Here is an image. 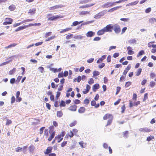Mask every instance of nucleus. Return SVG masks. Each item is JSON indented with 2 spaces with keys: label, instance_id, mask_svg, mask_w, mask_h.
Wrapping results in <instances>:
<instances>
[{
  "label": "nucleus",
  "instance_id": "6e6d98bb",
  "mask_svg": "<svg viewBox=\"0 0 156 156\" xmlns=\"http://www.w3.org/2000/svg\"><path fill=\"white\" fill-rule=\"evenodd\" d=\"M105 66V64L104 63H102L101 64L98 65V67L100 69H102Z\"/></svg>",
  "mask_w": 156,
  "mask_h": 156
},
{
  "label": "nucleus",
  "instance_id": "f704fd0d",
  "mask_svg": "<svg viewBox=\"0 0 156 156\" xmlns=\"http://www.w3.org/2000/svg\"><path fill=\"white\" fill-rule=\"evenodd\" d=\"M62 112L60 111H58L57 112V115L58 117H61L62 115Z\"/></svg>",
  "mask_w": 156,
  "mask_h": 156
},
{
  "label": "nucleus",
  "instance_id": "ea45409f",
  "mask_svg": "<svg viewBox=\"0 0 156 156\" xmlns=\"http://www.w3.org/2000/svg\"><path fill=\"white\" fill-rule=\"evenodd\" d=\"M34 147L33 145H30L29 147V150L30 152H32L34 150Z\"/></svg>",
  "mask_w": 156,
  "mask_h": 156
},
{
  "label": "nucleus",
  "instance_id": "393cba45",
  "mask_svg": "<svg viewBox=\"0 0 156 156\" xmlns=\"http://www.w3.org/2000/svg\"><path fill=\"white\" fill-rule=\"evenodd\" d=\"M74 38L76 39L82 40L83 38V37L81 35H77L74 36Z\"/></svg>",
  "mask_w": 156,
  "mask_h": 156
},
{
  "label": "nucleus",
  "instance_id": "9d476101",
  "mask_svg": "<svg viewBox=\"0 0 156 156\" xmlns=\"http://www.w3.org/2000/svg\"><path fill=\"white\" fill-rule=\"evenodd\" d=\"M106 55H102L101 58H99V59L97 61V63L98 64L100 63L106 58Z\"/></svg>",
  "mask_w": 156,
  "mask_h": 156
},
{
  "label": "nucleus",
  "instance_id": "7c9ffc66",
  "mask_svg": "<svg viewBox=\"0 0 156 156\" xmlns=\"http://www.w3.org/2000/svg\"><path fill=\"white\" fill-rule=\"evenodd\" d=\"M17 45V44L15 43H13L12 44H10L6 47L5 48H10L12 47H15Z\"/></svg>",
  "mask_w": 156,
  "mask_h": 156
},
{
  "label": "nucleus",
  "instance_id": "680f3d73",
  "mask_svg": "<svg viewBox=\"0 0 156 156\" xmlns=\"http://www.w3.org/2000/svg\"><path fill=\"white\" fill-rule=\"evenodd\" d=\"M54 6L55 9H57L58 8H61L63 7V6L61 5H57Z\"/></svg>",
  "mask_w": 156,
  "mask_h": 156
},
{
  "label": "nucleus",
  "instance_id": "79ce46f5",
  "mask_svg": "<svg viewBox=\"0 0 156 156\" xmlns=\"http://www.w3.org/2000/svg\"><path fill=\"white\" fill-rule=\"evenodd\" d=\"M54 128V127L53 126H50L49 127V133L50 134H51V133L53 132L52 131H53Z\"/></svg>",
  "mask_w": 156,
  "mask_h": 156
},
{
  "label": "nucleus",
  "instance_id": "9b49d317",
  "mask_svg": "<svg viewBox=\"0 0 156 156\" xmlns=\"http://www.w3.org/2000/svg\"><path fill=\"white\" fill-rule=\"evenodd\" d=\"M105 33H106L104 29L103 28L102 29L99 30L97 32V34L98 36H100L103 34Z\"/></svg>",
  "mask_w": 156,
  "mask_h": 156
},
{
  "label": "nucleus",
  "instance_id": "58836bf2",
  "mask_svg": "<svg viewBox=\"0 0 156 156\" xmlns=\"http://www.w3.org/2000/svg\"><path fill=\"white\" fill-rule=\"evenodd\" d=\"M144 51L143 50H141L138 53V54L137 55V57H139L140 56H141L143 54H144Z\"/></svg>",
  "mask_w": 156,
  "mask_h": 156
},
{
  "label": "nucleus",
  "instance_id": "37998d69",
  "mask_svg": "<svg viewBox=\"0 0 156 156\" xmlns=\"http://www.w3.org/2000/svg\"><path fill=\"white\" fill-rule=\"evenodd\" d=\"M121 89V87H116V92L115 93V94L117 95L119 93Z\"/></svg>",
  "mask_w": 156,
  "mask_h": 156
},
{
  "label": "nucleus",
  "instance_id": "0eeeda50",
  "mask_svg": "<svg viewBox=\"0 0 156 156\" xmlns=\"http://www.w3.org/2000/svg\"><path fill=\"white\" fill-rule=\"evenodd\" d=\"M95 34V33L92 31H89L86 34V36L88 37H91Z\"/></svg>",
  "mask_w": 156,
  "mask_h": 156
},
{
  "label": "nucleus",
  "instance_id": "f3484780",
  "mask_svg": "<svg viewBox=\"0 0 156 156\" xmlns=\"http://www.w3.org/2000/svg\"><path fill=\"white\" fill-rule=\"evenodd\" d=\"M55 132L53 131L52 132V133H51V135L50 136H49V137L48 139V140L49 141H51L52 140V139L54 137L55 135Z\"/></svg>",
  "mask_w": 156,
  "mask_h": 156
},
{
  "label": "nucleus",
  "instance_id": "5fc2aeb1",
  "mask_svg": "<svg viewBox=\"0 0 156 156\" xmlns=\"http://www.w3.org/2000/svg\"><path fill=\"white\" fill-rule=\"evenodd\" d=\"M16 81V80L14 78H12L10 79V83L11 84H13Z\"/></svg>",
  "mask_w": 156,
  "mask_h": 156
},
{
  "label": "nucleus",
  "instance_id": "c9c22d12",
  "mask_svg": "<svg viewBox=\"0 0 156 156\" xmlns=\"http://www.w3.org/2000/svg\"><path fill=\"white\" fill-rule=\"evenodd\" d=\"M59 106L60 107L65 106L66 104L65 101L63 100H62L61 101Z\"/></svg>",
  "mask_w": 156,
  "mask_h": 156
},
{
  "label": "nucleus",
  "instance_id": "a19ab883",
  "mask_svg": "<svg viewBox=\"0 0 156 156\" xmlns=\"http://www.w3.org/2000/svg\"><path fill=\"white\" fill-rule=\"evenodd\" d=\"M50 70L52 71L54 73H55L57 72V69L54 68H50Z\"/></svg>",
  "mask_w": 156,
  "mask_h": 156
},
{
  "label": "nucleus",
  "instance_id": "f8f14e48",
  "mask_svg": "<svg viewBox=\"0 0 156 156\" xmlns=\"http://www.w3.org/2000/svg\"><path fill=\"white\" fill-rule=\"evenodd\" d=\"M122 7L121 6H116L113 8H111V9H109L108 10V12H112L113 11L117 10L118 9L121 8Z\"/></svg>",
  "mask_w": 156,
  "mask_h": 156
},
{
  "label": "nucleus",
  "instance_id": "0e129e2a",
  "mask_svg": "<svg viewBox=\"0 0 156 156\" xmlns=\"http://www.w3.org/2000/svg\"><path fill=\"white\" fill-rule=\"evenodd\" d=\"M134 53V52L131 50H129L128 51V55H133Z\"/></svg>",
  "mask_w": 156,
  "mask_h": 156
},
{
  "label": "nucleus",
  "instance_id": "4d7b16f0",
  "mask_svg": "<svg viewBox=\"0 0 156 156\" xmlns=\"http://www.w3.org/2000/svg\"><path fill=\"white\" fill-rule=\"evenodd\" d=\"M155 83L154 82H151L150 83V85L151 87H153L155 85Z\"/></svg>",
  "mask_w": 156,
  "mask_h": 156
},
{
  "label": "nucleus",
  "instance_id": "8fccbe9b",
  "mask_svg": "<svg viewBox=\"0 0 156 156\" xmlns=\"http://www.w3.org/2000/svg\"><path fill=\"white\" fill-rule=\"evenodd\" d=\"M15 150L17 152H20L22 151V148L18 147L17 148H16Z\"/></svg>",
  "mask_w": 156,
  "mask_h": 156
},
{
  "label": "nucleus",
  "instance_id": "412c9836",
  "mask_svg": "<svg viewBox=\"0 0 156 156\" xmlns=\"http://www.w3.org/2000/svg\"><path fill=\"white\" fill-rule=\"evenodd\" d=\"M94 21V20L88 21L87 22H84L81 24V26L87 25L91 23H93Z\"/></svg>",
  "mask_w": 156,
  "mask_h": 156
},
{
  "label": "nucleus",
  "instance_id": "603ef678",
  "mask_svg": "<svg viewBox=\"0 0 156 156\" xmlns=\"http://www.w3.org/2000/svg\"><path fill=\"white\" fill-rule=\"evenodd\" d=\"M73 36V34H70L66 36V38L67 39H69L72 37Z\"/></svg>",
  "mask_w": 156,
  "mask_h": 156
},
{
  "label": "nucleus",
  "instance_id": "a878e982",
  "mask_svg": "<svg viewBox=\"0 0 156 156\" xmlns=\"http://www.w3.org/2000/svg\"><path fill=\"white\" fill-rule=\"evenodd\" d=\"M9 9L10 11H14L16 9V6L14 5H12L9 6Z\"/></svg>",
  "mask_w": 156,
  "mask_h": 156
},
{
  "label": "nucleus",
  "instance_id": "09e8293b",
  "mask_svg": "<svg viewBox=\"0 0 156 156\" xmlns=\"http://www.w3.org/2000/svg\"><path fill=\"white\" fill-rule=\"evenodd\" d=\"M88 83L90 85L93 84L94 83V80L92 78L90 79L88 81Z\"/></svg>",
  "mask_w": 156,
  "mask_h": 156
},
{
  "label": "nucleus",
  "instance_id": "20e7f679",
  "mask_svg": "<svg viewBox=\"0 0 156 156\" xmlns=\"http://www.w3.org/2000/svg\"><path fill=\"white\" fill-rule=\"evenodd\" d=\"M106 32H112L113 30V25L112 24H108L103 28Z\"/></svg>",
  "mask_w": 156,
  "mask_h": 156
},
{
  "label": "nucleus",
  "instance_id": "39448f33",
  "mask_svg": "<svg viewBox=\"0 0 156 156\" xmlns=\"http://www.w3.org/2000/svg\"><path fill=\"white\" fill-rule=\"evenodd\" d=\"M62 17L61 16L57 15L55 16H53L52 17L48 18V20H55L59 18H62Z\"/></svg>",
  "mask_w": 156,
  "mask_h": 156
},
{
  "label": "nucleus",
  "instance_id": "3c124183",
  "mask_svg": "<svg viewBox=\"0 0 156 156\" xmlns=\"http://www.w3.org/2000/svg\"><path fill=\"white\" fill-rule=\"evenodd\" d=\"M38 69L39 70L40 72L41 73H43L44 70V67L42 66H40L38 68Z\"/></svg>",
  "mask_w": 156,
  "mask_h": 156
},
{
  "label": "nucleus",
  "instance_id": "338daca9",
  "mask_svg": "<svg viewBox=\"0 0 156 156\" xmlns=\"http://www.w3.org/2000/svg\"><path fill=\"white\" fill-rule=\"evenodd\" d=\"M101 39V37H94L93 39L94 41H100Z\"/></svg>",
  "mask_w": 156,
  "mask_h": 156
},
{
  "label": "nucleus",
  "instance_id": "dca6fc26",
  "mask_svg": "<svg viewBox=\"0 0 156 156\" xmlns=\"http://www.w3.org/2000/svg\"><path fill=\"white\" fill-rule=\"evenodd\" d=\"M111 117H113V116L111 114H107L104 115L103 117V119L104 120H106L107 119H109Z\"/></svg>",
  "mask_w": 156,
  "mask_h": 156
},
{
  "label": "nucleus",
  "instance_id": "f257e3e1",
  "mask_svg": "<svg viewBox=\"0 0 156 156\" xmlns=\"http://www.w3.org/2000/svg\"><path fill=\"white\" fill-rule=\"evenodd\" d=\"M113 30L116 34L119 33L121 31L120 27L117 24H115L113 25Z\"/></svg>",
  "mask_w": 156,
  "mask_h": 156
},
{
  "label": "nucleus",
  "instance_id": "4be33fe9",
  "mask_svg": "<svg viewBox=\"0 0 156 156\" xmlns=\"http://www.w3.org/2000/svg\"><path fill=\"white\" fill-rule=\"evenodd\" d=\"M83 21H82L80 22H78L77 21H75L72 24V26H76L78 24H80L81 23H82L83 22Z\"/></svg>",
  "mask_w": 156,
  "mask_h": 156
},
{
  "label": "nucleus",
  "instance_id": "e433bc0d",
  "mask_svg": "<svg viewBox=\"0 0 156 156\" xmlns=\"http://www.w3.org/2000/svg\"><path fill=\"white\" fill-rule=\"evenodd\" d=\"M154 137L153 136L150 135L148 136L147 138V140L148 141H150L152 139H154Z\"/></svg>",
  "mask_w": 156,
  "mask_h": 156
},
{
  "label": "nucleus",
  "instance_id": "052dcab7",
  "mask_svg": "<svg viewBox=\"0 0 156 156\" xmlns=\"http://www.w3.org/2000/svg\"><path fill=\"white\" fill-rule=\"evenodd\" d=\"M139 2V1H134L133 2H132L130 3V4L131 5H136Z\"/></svg>",
  "mask_w": 156,
  "mask_h": 156
},
{
  "label": "nucleus",
  "instance_id": "72a5a7b5",
  "mask_svg": "<svg viewBox=\"0 0 156 156\" xmlns=\"http://www.w3.org/2000/svg\"><path fill=\"white\" fill-rule=\"evenodd\" d=\"M16 71V69L13 68L12 70L9 71V74L10 75H11L15 73Z\"/></svg>",
  "mask_w": 156,
  "mask_h": 156
},
{
  "label": "nucleus",
  "instance_id": "13d9d810",
  "mask_svg": "<svg viewBox=\"0 0 156 156\" xmlns=\"http://www.w3.org/2000/svg\"><path fill=\"white\" fill-rule=\"evenodd\" d=\"M76 124V121H74L72 123H71L70 125L69 126L70 127H73Z\"/></svg>",
  "mask_w": 156,
  "mask_h": 156
},
{
  "label": "nucleus",
  "instance_id": "423d86ee",
  "mask_svg": "<svg viewBox=\"0 0 156 156\" xmlns=\"http://www.w3.org/2000/svg\"><path fill=\"white\" fill-rule=\"evenodd\" d=\"M139 131L140 132H147L148 133L151 131V130L150 129L147 128V127H144L143 128H140L139 129Z\"/></svg>",
  "mask_w": 156,
  "mask_h": 156
},
{
  "label": "nucleus",
  "instance_id": "864d4df0",
  "mask_svg": "<svg viewBox=\"0 0 156 156\" xmlns=\"http://www.w3.org/2000/svg\"><path fill=\"white\" fill-rule=\"evenodd\" d=\"M74 102L75 104H80L81 101L80 100L76 99L74 101Z\"/></svg>",
  "mask_w": 156,
  "mask_h": 156
},
{
  "label": "nucleus",
  "instance_id": "69168bd1",
  "mask_svg": "<svg viewBox=\"0 0 156 156\" xmlns=\"http://www.w3.org/2000/svg\"><path fill=\"white\" fill-rule=\"evenodd\" d=\"M151 10V8L150 7L147 8L145 10V12L146 13H149Z\"/></svg>",
  "mask_w": 156,
  "mask_h": 156
},
{
  "label": "nucleus",
  "instance_id": "aec40b11",
  "mask_svg": "<svg viewBox=\"0 0 156 156\" xmlns=\"http://www.w3.org/2000/svg\"><path fill=\"white\" fill-rule=\"evenodd\" d=\"M136 42V41L135 39H130L128 40L126 43L130 44H135Z\"/></svg>",
  "mask_w": 156,
  "mask_h": 156
},
{
  "label": "nucleus",
  "instance_id": "c85d7f7f",
  "mask_svg": "<svg viewBox=\"0 0 156 156\" xmlns=\"http://www.w3.org/2000/svg\"><path fill=\"white\" fill-rule=\"evenodd\" d=\"M92 0H81L80 1V3L85 4L90 2Z\"/></svg>",
  "mask_w": 156,
  "mask_h": 156
},
{
  "label": "nucleus",
  "instance_id": "f03ea898",
  "mask_svg": "<svg viewBox=\"0 0 156 156\" xmlns=\"http://www.w3.org/2000/svg\"><path fill=\"white\" fill-rule=\"evenodd\" d=\"M106 10H103L99 13L96 14L94 16V18L96 19L100 18L101 16H103L106 13Z\"/></svg>",
  "mask_w": 156,
  "mask_h": 156
},
{
  "label": "nucleus",
  "instance_id": "cd10ccee",
  "mask_svg": "<svg viewBox=\"0 0 156 156\" xmlns=\"http://www.w3.org/2000/svg\"><path fill=\"white\" fill-rule=\"evenodd\" d=\"M113 117H111V118H110L109 119H108V122L107 123V125L105 126H107L109 125H111V124L112 123V120L113 119Z\"/></svg>",
  "mask_w": 156,
  "mask_h": 156
},
{
  "label": "nucleus",
  "instance_id": "de8ad7c7",
  "mask_svg": "<svg viewBox=\"0 0 156 156\" xmlns=\"http://www.w3.org/2000/svg\"><path fill=\"white\" fill-rule=\"evenodd\" d=\"M55 36H52L51 37H50L48 38L45 40V41H50L53 39H54L55 37Z\"/></svg>",
  "mask_w": 156,
  "mask_h": 156
},
{
  "label": "nucleus",
  "instance_id": "c756f323",
  "mask_svg": "<svg viewBox=\"0 0 156 156\" xmlns=\"http://www.w3.org/2000/svg\"><path fill=\"white\" fill-rule=\"evenodd\" d=\"M142 70L141 68L138 69L136 73V76H138L140 75L141 73Z\"/></svg>",
  "mask_w": 156,
  "mask_h": 156
},
{
  "label": "nucleus",
  "instance_id": "774afa93",
  "mask_svg": "<svg viewBox=\"0 0 156 156\" xmlns=\"http://www.w3.org/2000/svg\"><path fill=\"white\" fill-rule=\"evenodd\" d=\"M67 142L66 141H64L61 144V146L62 147H63L66 146V145L67 144Z\"/></svg>",
  "mask_w": 156,
  "mask_h": 156
},
{
  "label": "nucleus",
  "instance_id": "a211bd4d",
  "mask_svg": "<svg viewBox=\"0 0 156 156\" xmlns=\"http://www.w3.org/2000/svg\"><path fill=\"white\" fill-rule=\"evenodd\" d=\"M90 12L89 11H82L80 12L79 14L80 15L84 16L87 14H89Z\"/></svg>",
  "mask_w": 156,
  "mask_h": 156
},
{
  "label": "nucleus",
  "instance_id": "473e14b6",
  "mask_svg": "<svg viewBox=\"0 0 156 156\" xmlns=\"http://www.w3.org/2000/svg\"><path fill=\"white\" fill-rule=\"evenodd\" d=\"M12 61V59H10V60H9L7 61L4 62L2 63L0 65V66H2L3 65H6V64H8L9 62H11Z\"/></svg>",
  "mask_w": 156,
  "mask_h": 156
},
{
  "label": "nucleus",
  "instance_id": "bb28decb",
  "mask_svg": "<svg viewBox=\"0 0 156 156\" xmlns=\"http://www.w3.org/2000/svg\"><path fill=\"white\" fill-rule=\"evenodd\" d=\"M149 22L151 24H153L156 22V19L154 18H151L149 20Z\"/></svg>",
  "mask_w": 156,
  "mask_h": 156
},
{
  "label": "nucleus",
  "instance_id": "7ed1b4c3",
  "mask_svg": "<svg viewBox=\"0 0 156 156\" xmlns=\"http://www.w3.org/2000/svg\"><path fill=\"white\" fill-rule=\"evenodd\" d=\"M115 2H108L101 5V6L103 8H107L115 5Z\"/></svg>",
  "mask_w": 156,
  "mask_h": 156
},
{
  "label": "nucleus",
  "instance_id": "2f4dec72",
  "mask_svg": "<svg viewBox=\"0 0 156 156\" xmlns=\"http://www.w3.org/2000/svg\"><path fill=\"white\" fill-rule=\"evenodd\" d=\"M93 76H96L100 74V73L97 71H94L93 73Z\"/></svg>",
  "mask_w": 156,
  "mask_h": 156
},
{
  "label": "nucleus",
  "instance_id": "5701e85b",
  "mask_svg": "<svg viewBox=\"0 0 156 156\" xmlns=\"http://www.w3.org/2000/svg\"><path fill=\"white\" fill-rule=\"evenodd\" d=\"M36 10L35 8H33L30 9L28 11V13H30L31 15L34 14Z\"/></svg>",
  "mask_w": 156,
  "mask_h": 156
},
{
  "label": "nucleus",
  "instance_id": "6e6552de",
  "mask_svg": "<svg viewBox=\"0 0 156 156\" xmlns=\"http://www.w3.org/2000/svg\"><path fill=\"white\" fill-rule=\"evenodd\" d=\"M99 84L98 83H96L93 85L92 90L94 92H95L96 90L99 88Z\"/></svg>",
  "mask_w": 156,
  "mask_h": 156
},
{
  "label": "nucleus",
  "instance_id": "4468645a",
  "mask_svg": "<svg viewBox=\"0 0 156 156\" xmlns=\"http://www.w3.org/2000/svg\"><path fill=\"white\" fill-rule=\"evenodd\" d=\"M77 106L75 105H72L69 107V109L72 111H75L76 110Z\"/></svg>",
  "mask_w": 156,
  "mask_h": 156
},
{
  "label": "nucleus",
  "instance_id": "2eb2a0df",
  "mask_svg": "<svg viewBox=\"0 0 156 156\" xmlns=\"http://www.w3.org/2000/svg\"><path fill=\"white\" fill-rule=\"evenodd\" d=\"M95 3L94 4H87L85 5H83L82 6H81L79 8H87L90 7H91V6H92L94 5Z\"/></svg>",
  "mask_w": 156,
  "mask_h": 156
},
{
  "label": "nucleus",
  "instance_id": "49530a36",
  "mask_svg": "<svg viewBox=\"0 0 156 156\" xmlns=\"http://www.w3.org/2000/svg\"><path fill=\"white\" fill-rule=\"evenodd\" d=\"M131 84V82L129 81L127 82L126 83L125 87H128Z\"/></svg>",
  "mask_w": 156,
  "mask_h": 156
},
{
  "label": "nucleus",
  "instance_id": "6ab92c4d",
  "mask_svg": "<svg viewBox=\"0 0 156 156\" xmlns=\"http://www.w3.org/2000/svg\"><path fill=\"white\" fill-rule=\"evenodd\" d=\"M63 139V138H61V135H58L55 137V139L58 140V143H60L62 140Z\"/></svg>",
  "mask_w": 156,
  "mask_h": 156
},
{
  "label": "nucleus",
  "instance_id": "b1692460",
  "mask_svg": "<svg viewBox=\"0 0 156 156\" xmlns=\"http://www.w3.org/2000/svg\"><path fill=\"white\" fill-rule=\"evenodd\" d=\"M85 111V108L83 107H81L78 110V112L80 113H83Z\"/></svg>",
  "mask_w": 156,
  "mask_h": 156
},
{
  "label": "nucleus",
  "instance_id": "a18cd8bd",
  "mask_svg": "<svg viewBox=\"0 0 156 156\" xmlns=\"http://www.w3.org/2000/svg\"><path fill=\"white\" fill-rule=\"evenodd\" d=\"M12 121L10 119H7L6 122V126H9V124L12 123Z\"/></svg>",
  "mask_w": 156,
  "mask_h": 156
},
{
  "label": "nucleus",
  "instance_id": "ddd939ff",
  "mask_svg": "<svg viewBox=\"0 0 156 156\" xmlns=\"http://www.w3.org/2000/svg\"><path fill=\"white\" fill-rule=\"evenodd\" d=\"M28 27V26H21L19 27H18V28L17 29H16V30H15V31L17 32L19 30L24 29Z\"/></svg>",
  "mask_w": 156,
  "mask_h": 156
},
{
  "label": "nucleus",
  "instance_id": "4c0bfd02",
  "mask_svg": "<svg viewBox=\"0 0 156 156\" xmlns=\"http://www.w3.org/2000/svg\"><path fill=\"white\" fill-rule=\"evenodd\" d=\"M129 132L128 131H126L124 133H123V136L126 138H127L128 137Z\"/></svg>",
  "mask_w": 156,
  "mask_h": 156
},
{
  "label": "nucleus",
  "instance_id": "1a4fd4ad",
  "mask_svg": "<svg viewBox=\"0 0 156 156\" xmlns=\"http://www.w3.org/2000/svg\"><path fill=\"white\" fill-rule=\"evenodd\" d=\"M52 148L53 147H48L46 150V151L44 153V154L46 155L50 153L51 152Z\"/></svg>",
  "mask_w": 156,
  "mask_h": 156
},
{
  "label": "nucleus",
  "instance_id": "bf43d9fd",
  "mask_svg": "<svg viewBox=\"0 0 156 156\" xmlns=\"http://www.w3.org/2000/svg\"><path fill=\"white\" fill-rule=\"evenodd\" d=\"M84 104H85L86 105H88L90 101L88 99L86 98L84 100Z\"/></svg>",
  "mask_w": 156,
  "mask_h": 156
},
{
  "label": "nucleus",
  "instance_id": "c03bdc74",
  "mask_svg": "<svg viewBox=\"0 0 156 156\" xmlns=\"http://www.w3.org/2000/svg\"><path fill=\"white\" fill-rule=\"evenodd\" d=\"M94 58H91L87 60V62L89 63H90L94 61Z\"/></svg>",
  "mask_w": 156,
  "mask_h": 156
},
{
  "label": "nucleus",
  "instance_id": "e2e57ef3",
  "mask_svg": "<svg viewBox=\"0 0 156 156\" xmlns=\"http://www.w3.org/2000/svg\"><path fill=\"white\" fill-rule=\"evenodd\" d=\"M140 101H137V102H134L133 105L134 106H136L140 104Z\"/></svg>",
  "mask_w": 156,
  "mask_h": 156
}]
</instances>
